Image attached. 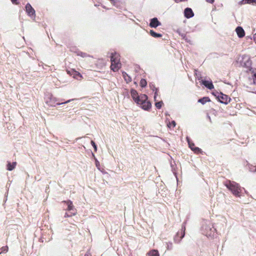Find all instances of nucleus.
Here are the masks:
<instances>
[{"label": "nucleus", "instance_id": "nucleus-1", "mask_svg": "<svg viewBox=\"0 0 256 256\" xmlns=\"http://www.w3.org/2000/svg\"><path fill=\"white\" fill-rule=\"evenodd\" d=\"M131 96L133 100L144 110H148L152 106L151 103L148 100V96L144 94L138 95L137 91L134 89L130 90Z\"/></svg>", "mask_w": 256, "mask_h": 256}, {"label": "nucleus", "instance_id": "nucleus-2", "mask_svg": "<svg viewBox=\"0 0 256 256\" xmlns=\"http://www.w3.org/2000/svg\"><path fill=\"white\" fill-rule=\"evenodd\" d=\"M224 184L234 196L237 197L240 196L242 188L238 184L234 181L227 180Z\"/></svg>", "mask_w": 256, "mask_h": 256}, {"label": "nucleus", "instance_id": "nucleus-3", "mask_svg": "<svg viewBox=\"0 0 256 256\" xmlns=\"http://www.w3.org/2000/svg\"><path fill=\"white\" fill-rule=\"evenodd\" d=\"M110 70L113 72H118L121 68L122 64L119 54L116 52H112L110 56Z\"/></svg>", "mask_w": 256, "mask_h": 256}, {"label": "nucleus", "instance_id": "nucleus-4", "mask_svg": "<svg viewBox=\"0 0 256 256\" xmlns=\"http://www.w3.org/2000/svg\"><path fill=\"white\" fill-rule=\"evenodd\" d=\"M220 102L227 104L230 102V98L226 94H220L218 97Z\"/></svg>", "mask_w": 256, "mask_h": 256}, {"label": "nucleus", "instance_id": "nucleus-5", "mask_svg": "<svg viewBox=\"0 0 256 256\" xmlns=\"http://www.w3.org/2000/svg\"><path fill=\"white\" fill-rule=\"evenodd\" d=\"M67 72L70 75H72L73 78H74L81 80L83 78L82 75L79 72L74 70H72V71H68Z\"/></svg>", "mask_w": 256, "mask_h": 256}, {"label": "nucleus", "instance_id": "nucleus-6", "mask_svg": "<svg viewBox=\"0 0 256 256\" xmlns=\"http://www.w3.org/2000/svg\"><path fill=\"white\" fill-rule=\"evenodd\" d=\"M188 142L189 147L190 149L196 154H198L201 152V149L195 146V144L192 142L190 141L189 139L187 138Z\"/></svg>", "mask_w": 256, "mask_h": 256}, {"label": "nucleus", "instance_id": "nucleus-7", "mask_svg": "<svg viewBox=\"0 0 256 256\" xmlns=\"http://www.w3.org/2000/svg\"><path fill=\"white\" fill-rule=\"evenodd\" d=\"M26 10L29 16L35 15V10L29 3L26 6Z\"/></svg>", "mask_w": 256, "mask_h": 256}, {"label": "nucleus", "instance_id": "nucleus-8", "mask_svg": "<svg viewBox=\"0 0 256 256\" xmlns=\"http://www.w3.org/2000/svg\"><path fill=\"white\" fill-rule=\"evenodd\" d=\"M161 23L158 20V18H154L150 20V22L149 26L150 28H156Z\"/></svg>", "mask_w": 256, "mask_h": 256}, {"label": "nucleus", "instance_id": "nucleus-9", "mask_svg": "<svg viewBox=\"0 0 256 256\" xmlns=\"http://www.w3.org/2000/svg\"><path fill=\"white\" fill-rule=\"evenodd\" d=\"M62 202L68 205V208L66 209V210L68 211H72V212H74V210H76L74 208V206L72 204V202L70 200L63 201Z\"/></svg>", "mask_w": 256, "mask_h": 256}, {"label": "nucleus", "instance_id": "nucleus-10", "mask_svg": "<svg viewBox=\"0 0 256 256\" xmlns=\"http://www.w3.org/2000/svg\"><path fill=\"white\" fill-rule=\"evenodd\" d=\"M236 32L240 38H243L245 35V32L242 28L241 26H238L236 29Z\"/></svg>", "mask_w": 256, "mask_h": 256}, {"label": "nucleus", "instance_id": "nucleus-11", "mask_svg": "<svg viewBox=\"0 0 256 256\" xmlns=\"http://www.w3.org/2000/svg\"><path fill=\"white\" fill-rule=\"evenodd\" d=\"M194 14L190 8H187L184 10V16L186 18H190L192 17Z\"/></svg>", "mask_w": 256, "mask_h": 256}, {"label": "nucleus", "instance_id": "nucleus-12", "mask_svg": "<svg viewBox=\"0 0 256 256\" xmlns=\"http://www.w3.org/2000/svg\"><path fill=\"white\" fill-rule=\"evenodd\" d=\"M202 84L207 88L210 90H212L214 88V86L211 81L203 80Z\"/></svg>", "mask_w": 256, "mask_h": 256}, {"label": "nucleus", "instance_id": "nucleus-13", "mask_svg": "<svg viewBox=\"0 0 256 256\" xmlns=\"http://www.w3.org/2000/svg\"><path fill=\"white\" fill-rule=\"evenodd\" d=\"M147 256H160L159 252L156 250H150L147 254Z\"/></svg>", "mask_w": 256, "mask_h": 256}, {"label": "nucleus", "instance_id": "nucleus-14", "mask_svg": "<svg viewBox=\"0 0 256 256\" xmlns=\"http://www.w3.org/2000/svg\"><path fill=\"white\" fill-rule=\"evenodd\" d=\"M16 162H13L11 163L10 162H8L7 164V170L10 171L12 170L16 166Z\"/></svg>", "mask_w": 256, "mask_h": 256}, {"label": "nucleus", "instance_id": "nucleus-15", "mask_svg": "<svg viewBox=\"0 0 256 256\" xmlns=\"http://www.w3.org/2000/svg\"><path fill=\"white\" fill-rule=\"evenodd\" d=\"M150 34L151 36L154 38H161L162 36V34H158L154 32L153 30H150Z\"/></svg>", "mask_w": 256, "mask_h": 256}, {"label": "nucleus", "instance_id": "nucleus-16", "mask_svg": "<svg viewBox=\"0 0 256 256\" xmlns=\"http://www.w3.org/2000/svg\"><path fill=\"white\" fill-rule=\"evenodd\" d=\"M210 99L208 97H204L202 98H200L198 100V102H200L202 104H206V102H210Z\"/></svg>", "mask_w": 256, "mask_h": 256}, {"label": "nucleus", "instance_id": "nucleus-17", "mask_svg": "<svg viewBox=\"0 0 256 256\" xmlns=\"http://www.w3.org/2000/svg\"><path fill=\"white\" fill-rule=\"evenodd\" d=\"M122 76H123L124 78L125 79V80L127 82H131V80H132L130 76H128V74L126 72H123Z\"/></svg>", "mask_w": 256, "mask_h": 256}, {"label": "nucleus", "instance_id": "nucleus-18", "mask_svg": "<svg viewBox=\"0 0 256 256\" xmlns=\"http://www.w3.org/2000/svg\"><path fill=\"white\" fill-rule=\"evenodd\" d=\"M8 247L7 246H2L0 248V254L2 253H6L8 252Z\"/></svg>", "mask_w": 256, "mask_h": 256}, {"label": "nucleus", "instance_id": "nucleus-19", "mask_svg": "<svg viewBox=\"0 0 256 256\" xmlns=\"http://www.w3.org/2000/svg\"><path fill=\"white\" fill-rule=\"evenodd\" d=\"M140 86L142 88H144L147 85L146 80L145 79L142 78L140 81Z\"/></svg>", "mask_w": 256, "mask_h": 256}, {"label": "nucleus", "instance_id": "nucleus-20", "mask_svg": "<svg viewBox=\"0 0 256 256\" xmlns=\"http://www.w3.org/2000/svg\"><path fill=\"white\" fill-rule=\"evenodd\" d=\"M76 210H74V212H70V214L69 213H68V212H66L65 214V215H64V217H70V216H74L76 215Z\"/></svg>", "mask_w": 256, "mask_h": 256}, {"label": "nucleus", "instance_id": "nucleus-21", "mask_svg": "<svg viewBox=\"0 0 256 256\" xmlns=\"http://www.w3.org/2000/svg\"><path fill=\"white\" fill-rule=\"evenodd\" d=\"M78 56H80L82 58H86V57H88V56H89V55L88 54H87L85 53V52H78L77 54Z\"/></svg>", "mask_w": 256, "mask_h": 256}, {"label": "nucleus", "instance_id": "nucleus-22", "mask_svg": "<svg viewBox=\"0 0 256 256\" xmlns=\"http://www.w3.org/2000/svg\"><path fill=\"white\" fill-rule=\"evenodd\" d=\"M162 104L163 102L161 101L156 102L155 106L158 108L160 109L162 107Z\"/></svg>", "mask_w": 256, "mask_h": 256}, {"label": "nucleus", "instance_id": "nucleus-23", "mask_svg": "<svg viewBox=\"0 0 256 256\" xmlns=\"http://www.w3.org/2000/svg\"><path fill=\"white\" fill-rule=\"evenodd\" d=\"M176 124V122L174 120H173L171 122H170L168 124L167 126L168 128H170L172 126V128L175 127Z\"/></svg>", "mask_w": 256, "mask_h": 256}, {"label": "nucleus", "instance_id": "nucleus-24", "mask_svg": "<svg viewBox=\"0 0 256 256\" xmlns=\"http://www.w3.org/2000/svg\"><path fill=\"white\" fill-rule=\"evenodd\" d=\"M91 144H92L94 148V151L96 152L97 150V148H96V146L95 142L93 140H92Z\"/></svg>", "mask_w": 256, "mask_h": 256}, {"label": "nucleus", "instance_id": "nucleus-25", "mask_svg": "<svg viewBox=\"0 0 256 256\" xmlns=\"http://www.w3.org/2000/svg\"><path fill=\"white\" fill-rule=\"evenodd\" d=\"M11 1L14 4H19L18 0H11Z\"/></svg>", "mask_w": 256, "mask_h": 256}, {"label": "nucleus", "instance_id": "nucleus-26", "mask_svg": "<svg viewBox=\"0 0 256 256\" xmlns=\"http://www.w3.org/2000/svg\"><path fill=\"white\" fill-rule=\"evenodd\" d=\"M110 2L114 6L116 5V0H109Z\"/></svg>", "mask_w": 256, "mask_h": 256}, {"label": "nucleus", "instance_id": "nucleus-27", "mask_svg": "<svg viewBox=\"0 0 256 256\" xmlns=\"http://www.w3.org/2000/svg\"><path fill=\"white\" fill-rule=\"evenodd\" d=\"M181 234H182V236L180 237V238L182 239V238H183L184 236V230H181Z\"/></svg>", "mask_w": 256, "mask_h": 256}, {"label": "nucleus", "instance_id": "nucleus-28", "mask_svg": "<svg viewBox=\"0 0 256 256\" xmlns=\"http://www.w3.org/2000/svg\"><path fill=\"white\" fill-rule=\"evenodd\" d=\"M156 92H155V93H154V100L156 101V95H157V92H158V90L156 88Z\"/></svg>", "mask_w": 256, "mask_h": 256}, {"label": "nucleus", "instance_id": "nucleus-29", "mask_svg": "<svg viewBox=\"0 0 256 256\" xmlns=\"http://www.w3.org/2000/svg\"><path fill=\"white\" fill-rule=\"evenodd\" d=\"M70 102V100H67L66 102H62V103H56V104L57 105H60V104H66V103H68L69 102Z\"/></svg>", "mask_w": 256, "mask_h": 256}, {"label": "nucleus", "instance_id": "nucleus-30", "mask_svg": "<svg viewBox=\"0 0 256 256\" xmlns=\"http://www.w3.org/2000/svg\"><path fill=\"white\" fill-rule=\"evenodd\" d=\"M84 256H92V254L90 252H87L84 254Z\"/></svg>", "mask_w": 256, "mask_h": 256}, {"label": "nucleus", "instance_id": "nucleus-31", "mask_svg": "<svg viewBox=\"0 0 256 256\" xmlns=\"http://www.w3.org/2000/svg\"><path fill=\"white\" fill-rule=\"evenodd\" d=\"M206 1L210 4H212L214 2V0H206Z\"/></svg>", "mask_w": 256, "mask_h": 256}, {"label": "nucleus", "instance_id": "nucleus-32", "mask_svg": "<svg viewBox=\"0 0 256 256\" xmlns=\"http://www.w3.org/2000/svg\"><path fill=\"white\" fill-rule=\"evenodd\" d=\"M252 170L256 172V166H254V169Z\"/></svg>", "mask_w": 256, "mask_h": 256}, {"label": "nucleus", "instance_id": "nucleus-33", "mask_svg": "<svg viewBox=\"0 0 256 256\" xmlns=\"http://www.w3.org/2000/svg\"><path fill=\"white\" fill-rule=\"evenodd\" d=\"M254 76L256 78V72L254 74Z\"/></svg>", "mask_w": 256, "mask_h": 256}]
</instances>
